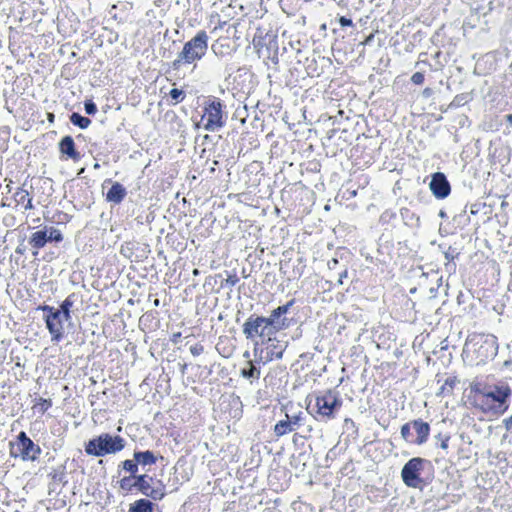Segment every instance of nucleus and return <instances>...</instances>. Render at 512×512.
I'll return each mask as SVG.
<instances>
[{
    "instance_id": "nucleus-12",
    "label": "nucleus",
    "mask_w": 512,
    "mask_h": 512,
    "mask_svg": "<svg viewBox=\"0 0 512 512\" xmlns=\"http://www.w3.org/2000/svg\"><path fill=\"white\" fill-rule=\"evenodd\" d=\"M63 240V235L59 229L54 226H43L31 234L28 243L35 249L33 255L38 254V250L43 248L49 242L59 243Z\"/></svg>"
},
{
    "instance_id": "nucleus-1",
    "label": "nucleus",
    "mask_w": 512,
    "mask_h": 512,
    "mask_svg": "<svg viewBox=\"0 0 512 512\" xmlns=\"http://www.w3.org/2000/svg\"><path fill=\"white\" fill-rule=\"evenodd\" d=\"M479 393L484 398V403L488 406L489 411L494 415L505 414L509 407L512 398V388L505 380H500L495 383L485 384Z\"/></svg>"
},
{
    "instance_id": "nucleus-16",
    "label": "nucleus",
    "mask_w": 512,
    "mask_h": 512,
    "mask_svg": "<svg viewBox=\"0 0 512 512\" xmlns=\"http://www.w3.org/2000/svg\"><path fill=\"white\" fill-rule=\"evenodd\" d=\"M412 428L415 430L416 438L414 444L423 445L427 442L430 434V425L422 419H415L411 421Z\"/></svg>"
},
{
    "instance_id": "nucleus-15",
    "label": "nucleus",
    "mask_w": 512,
    "mask_h": 512,
    "mask_svg": "<svg viewBox=\"0 0 512 512\" xmlns=\"http://www.w3.org/2000/svg\"><path fill=\"white\" fill-rule=\"evenodd\" d=\"M105 183H111V187L106 193V200L113 204H120L126 197V188L119 182H112L110 179L105 180Z\"/></svg>"
},
{
    "instance_id": "nucleus-36",
    "label": "nucleus",
    "mask_w": 512,
    "mask_h": 512,
    "mask_svg": "<svg viewBox=\"0 0 512 512\" xmlns=\"http://www.w3.org/2000/svg\"><path fill=\"white\" fill-rule=\"evenodd\" d=\"M17 195H20L19 201H24L25 198H28V204L26 205V208H32V199L29 198V194L27 191H21L20 193H17Z\"/></svg>"
},
{
    "instance_id": "nucleus-32",
    "label": "nucleus",
    "mask_w": 512,
    "mask_h": 512,
    "mask_svg": "<svg viewBox=\"0 0 512 512\" xmlns=\"http://www.w3.org/2000/svg\"><path fill=\"white\" fill-rule=\"evenodd\" d=\"M239 282L238 276L234 274H229L225 279V285L229 287H234Z\"/></svg>"
},
{
    "instance_id": "nucleus-26",
    "label": "nucleus",
    "mask_w": 512,
    "mask_h": 512,
    "mask_svg": "<svg viewBox=\"0 0 512 512\" xmlns=\"http://www.w3.org/2000/svg\"><path fill=\"white\" fill-rule=\"evenodd\" d=\"M411 429L412 428V424H411V421L408 422V423H405L404 425L401 426V430H400V434H401V437L407 442V443H413L414 444V439H413V435L411 433Z\"/></svg>"
},
{
    "instance_id": "nucleus-35",
    "label": "nucleus",
    "mask_w": 512,
    "mask_h": 512,
    "mask_svg": "<svg viewBox=\"0 0 512 512\" xmlns=\"http://www.w3.org/2000/svg\"><path fill=\"white\" fill-rule=\"evenodd\" d=\"M411 81L414 84L420 85L424 82V75L421 72H416L412 75Z\"/></svg>"
},
{
    "instance_id": "nucleus-49",
    "label": "nucleus",
    "mask_w": 512,
    "mask_h": 512,
    "mask_svg": "<svg viewBox=\"0 0 512 512\" xmlns=\"http://www.w3.org/2000/svg\"><path fill=\"white\" fill-rule=\"evenodd\" d=\"M249 356H250L249 352H248V351H246V352L244 353V357L249 358Z\"/></svg>"
},
{
    "instance_id": "nucleus-39",
    "label": "nucleus",
    "mask_w": 512,
    "mask_h": 512,
    "mask_svg": "<svg viewBox=\"0 0 512 512\" xmlns=\"http://www.w3.org/2000/svg\"><path fill=\"white\" fill-rule=\"evenodd\" d=\"M39 404L42 405V410L44 412V411H46L52 405V402H51L50 399L40 398L39 399Z\"/></svg>"
},
{
    "instance_id": "nucleus-33",
    "label": "nucleus",
    "mask_w": 512,
    "mask_h": 512,
    "mask_svg": "<svg viewBox=\"0 0 512 512\" xmlns=\"http://www.w3.org/2000/svg\"><path fill=\"white\" fill-rule=\"evenodd\" d=\"M437 439L440 440V447L443 449V450H446L448 448V442H449V439H450V436L448 435H442L441 433H439L437 436H436Z\"/></svg>"
},
{
    "instance_id": "nucleus-24",
    "label": "nucleus",
    "mask_w": 512,
    "mask_h": 512,
    "mask_svg": "<svg viewBox=\"0 0 512 512\" xmlns=\"http://www.w3.org/2000/svg\"><path fill=\"white\" fill-rule=\"evenodd\" d=\"M69 119L73 125L79 127L80 129H86L91 124V120L88 117L82 116L77 112H73L69 116Z\"/></svg>"
},
{
    "instance_id": "nucleus-46",
    "label": "nucleus",
    "mask_w": 512,
    "mask_h": 512,
    "mask_svg": "<svg viewBox=\"0 0 512 512\" xmlns=\"http://www.w3.org/2000/svg\"><path fill=\"white\" fill-rule=\"evenodd\" d=\"M16 253L23 254L24 253V249H22L20 246H18L16 248Z\"/></svg>"
},
{
    "instance_id": "nucleus-29",
    "label": "nucleus",
    "mask_w": 512,
    "mask_h": 512,
    "mask_svg": "<svg viewBox=\"0 0 512 512\" xmlns=\"http://www.w3.org/2000/svg\"><path fill=\"white\" fill-rule=\"evenodd\" d=\"M457 256L458 253L456 252V250L453 249L452 247H449L448 250L444 253V257L448 261L446 263L447 268L451 267L453 268V270L455 269V264L450 265V262L453 261Z\"/></svg>"
},
{
    "instance_id": "nucleus-28",
    "label": "nucleus",
    "mask_w": 512,
    "mask_h": 512,
    "mask_svg": "<svg viewBox=\"0 0 512 512\" xmlns=\"http://www.w3.org/2000/svg\"><path fill=\"white\" fill-rule=\"evenodd\" d=\"M169 96L175 101V104L182 102L185 98V92L178 88H173L169 92Z\"/></svg>"
},
{
    "instance_id": "nucleus-18",
    "label": "nucleus",
    "mask_w": 512,
    "mask_h": 512,
    "mask_svg": "<svg viewBox=\"0 0 512 512\" xmlns=\"http://www.w3.org/2000/svg\"><path fill=\"white\" fill-rule=\"evenodd\" d=\"M267 349L268 359H281L283 356V352L287 347L286 342H280L276 339L275 335L272 336L271 341H265L264 343Z\"/></svg>"
},
{
    "instance_id": "nucleus-11",
    "label": "nucleus",
    "mask_w": 512,
    "mask_h": 512,
    "mask_svg": "<svg viewBox=\"0 0 512 512\" xmlns=\"http://www.w3.org/2000/svg\"><path fill=\"white\" fill-rule=\"evenodd\" d=\"M242 332L246 339L249 340H253L255 337L261 338L262 344H264L265 341H271L272 339L268 326L265 324L264 316H258L255 314L249 316L243 324Z\"/></svg>"
},
{
    "instance_id": "nucleus-51",
    "label": "nucleus",
    "mask_w": 512,
    "mask_h": 512,
    "mask_svg": "<svg viewBox=\"0 0 512 512\" xmlns=\"http://www.w3.org/2000/svg\"><path fill=\"white\" fill-rule=\"evenodd\" d=\"M507 119H508L509 121H512V115H507Z\"/></svg>"
},
{
    "instance_id": "nucleus-21",
    "label": "nucleus",
    "mask_w": 512,
    "mask_h": 512,
    "mask_svg": "<svg viewBox=\"0 0 512 512\" xmlns=\"http://www.w3.org/2000/svg\"><path fill=\"white\" fill-rule=\"evenodd\" d=\"M154 503L146 498H141L130 504L128 512H153Z\"/></svg>"
},
{
    "instance_id": "nucleus-7",
    "label": "nucleus",
    "mask_w": 512,
    "mask_h": 512,
    "mask_svg": "<svg viewBox=\"0 0 512 512\" xmlns=\"http://www.w3.org/2000/svg\"><path fill=\"white\" fill-rule=\"evenodd\" d=\"M225 105L219 98L209 97L204 106V116L207 117V122L204 129L210 132L218 131L226 124V114L223 111Z\"/></svg>"
},
{
    "instance_id": "nucleus-8",
    "label": "nucleus",
    "mask_w": 512,
    "mask_h": 512,
    "mask_svg": "<svg viewBox=\"0 0 512 512\" xmlns=\"http://www.w3.org/2000/svg\"><path fill=\"white\" fill-rule=\"evenodd\" d=\"M133 486L135 490L153 501H160L166 495L165 485L163 482L155 479L147 473H143L136 477L134 479Z\"/></svg>"
},
{
    "instance_id": "nucleus-19",
    "label": "nucleus",
    "mask_w": 512,
    "mask_h": 512,
    "mask_svg": "<svg viewBox=\"0 0 512 512\" xmlns=\"http://www.w3.org/2000/svg\"><path fill=\"white\" fill-rule=\"evenodd\" d=\"M133 457L136 459L139 467L145 469L147 466H152L157 462V456L153 451H134Z\"/></svg>"
},
{
    "instance_id": "nucleus-44",
    "label": "nucleus",
    "mask_w": 512,
    "mask_h": 512,
    "mask_svg": "<svg viewBox=\"0 0 512 512\" xmlns=\"http://www.w3.org/2000/svg\"><path fill=\"white\" fill-rule=\"evenodd\" d=\"M347 277V270H344L339 274L338 283L343 284V278Z\"/></svg>"
},
{
    "instance_id": "nucleus-50",
    "label": "nucleus",
    "mask_w": 512,
    "mask_h": 512,
    "mask_svg": "<svg viewBox=\"0 0 512 512\" xmlns=\"http://www.w3.org/2000/svg\"><path fill=\"white\" fill-rule=\"evenodd\" d=\"M154 304H155V306H158V305H159V300H158V299H156V300L154 301Z\"/></svg>"
},
{
    "instance_id": "nucleus-42",
    "label": "nucleus",
    "mask_w": 512,
    "mask_h": 512,
    "mask_svg": "<svg viewBox=\"0 0 512 512\" xmlns=\"http://www.w3.org/2000/svg\"><path fill=\"white\" fill-rule=\"evenodd\" d=\"M337 264H338V260L336 258H333L330 261H328V268L330 270L335 269Z\"/></svg>"
},
{
    "instance_id": "nucleus-4",
    "label": "nucleus",
    "mask_w": 512,
    "mask_h": 512,
    "mask_svg": "<svg viewBox=\"0 0 512 512\" xmlns=\"http://www.w3.org/2000/svg\"><path fill=\"white\" fill-rule=\"evenodd\" d=\"M465 349L475 354L477 364L486 363L497 355L498 341L492 334H473L468 337Z\"/></svg>"
},
{
    "instance_id": "nucleus-17",
    "label": "nucleus",
    "mask_w": 512,
    "mask_h": 512,
    "mask_svg": "<svg viewBox=\"0 0 512 512\" xmlns=\"http://www.w3.org/2000/svg\"><path fill=\"white\" fill-rule=\"evenodd\" d=\"M59 150L67 158L78 161L81 158L80 153L76 150L74 139L66 135L59 142Z\"/></svg>"
},
{
    "instance_id": "nucleus-41",
    "label": "nucleus",
    "mask_w": 512,
    "mask_h": 512,
    "mask_svg": "<svg viewBox=\"0 0 512 512\" xmlns=\"http://www.w3.org/2000/svg\"><path fill=\"white\" fill-rule=\"evenodd\" d=\"M479 210H480V204H473L470 207V213L473 215L477 214L479 212Z\"/></svg>"
},
{
    "instance_id": "nucleus-52",
    "label": "nucleus",
    "mask_w": 512,
    "mask_h": 512,
    "mask_svg": "<svg viewBox=\"0 0 512 512\" xmlns=\"http://www.w3.org/2000/svg\"><path fill=\"white\" fill-rule=\"evenodd\" d=\"M193 273H194V274H198V270H197V269H195V270L193 271Z\"/></svg>"
},
{
    "instance_id": "nucleus-20",
    "label": "nucleus",
    "mask_w": 512,
    "mask_h": 512,
    "mask_svg": "<svg viewBox=\"0 0 512 512\" xmlns=\"http://www.w3.org/2000/svg\"><path fill=\"white\" fill-rule=\"evenodd\" d=\"M261 369L259 366L253 363V361L248 360L246 362V366L240 370V375L249 380L252 383L254 380H258L260 378Z\"/></svg>"
},
{
    "instance_id": "nucleus-22",
    "label": "nucleus",
    "mask_w": 512,
    "mask_h": 512,
    "mask_svg": "<svg viewBox=\"0 0 512 512\" xmlns=\"http://www.w3.org/2000/svg\"><path fill=\"white\" fill-rule=\"evenodd\" d=\"M285 417L286 419L285 420H280L279 422L276 423V425L274 426V434L277 436V437H281L287 433H290L292 431L295 430V428H293L291 426V423H290V417L288 414H285Z\"/></svg>"
},
{
    "instance_id": "nucleus-5",
    "label": "nucleus",
    "mask_w": 512,
    "mask_h": 512,
    "mask_svg": "<svg viewBox=\"0 0 512 512\" xmlns=\"http://www.w3.org/2000/svg\"><path fill=\"white\" fill-rule=\"evenodd\" d=\"M125 444L126 441L119 435L102 433L85 443V452L91 456L102 457L122 451Z\"/></svg>"
},
{
    "instance_id": "nucleus-47",
    "label": "nucleus",
    "mask_w": 512,
    "mask_h": 512,
    "mask_svg": "<svg viewBox=\"0 0 512 512\" xmlns=\"http://www.w3.org/2000/svg\"><path fill=\"white\" fill-rule=\"evenodd\" d=\"M48 119H49L50 122H52L54 120V114L49 113L48 114Z\"/></svg>"
},
{
    "instance_id": "nucleus-13",
    "label": "nucleus",
    "mask_w": 512,
    "mask_h": 512,
    "mask_svg": "<svg viewBox=\"0 0 512 512\" xmlns=\"http://www.w3.org/2000/svg\"><path fill=\"white\" fill-rule=\"evenodd\" d=\"M293 304L294 300H290L286 304L273 309L270 315L265 317V324L268 326L271 336L290 327L291 320H289L285 315Z\"/></svg>"
},
{
    "instance_id": "nucleus-38",
    "label": "nucleus",
    "mask_w": 512,
    "mask_h": 512,
    "mask_svg": "<svg viewBox=\"0 0 512 512\" xmlns=\"http://www.w3.org/2000/svg\"><path fill=\"white\" fill-rule=\"evenodd\" d=\"M339 24L341 25V27H350L353 25V22L352 19L347 18L345 16H341L339 18Z\"/></svg>"
},
{
    "instance_id": "nucleus-30",
    "label": "nucleus",
    "mask_w": 512,
    "mask_h": 512,
    "mask_svg": "<svg viewBox=\"0 0 512 512\" xmlns=\"http://www.w3.org/2000/svg\"><path fill=\"white\" fill-rule=\"evenodd\" d=\"M133 482L134 478H132L130 475L123 477L119 482L120 488L126 491H131L134 489Z\"/></svg>"
},
{
    "instance_id": "nucleus-14",
    "label": "nucleus",
    "mask_w": 512,
    "mask_h": 512,
    "mask_svg": "<svg viewBox=\"0 0 512 512\" xmlns=\"http://www.w3.org/2000/svg\"><path fill=\"white\" fill-rule=\"evenodd\" d=\"M429 188L438 199L446 198L451 191L450 183L442 172H436L432 175Z\"/></svg>"
},
{
    "instance_id": "nucleus-37",
    "label": "nucleus",
    "mask_w": 512,
    "mask_h": 512,
    "mask_svg": "<svg viewBox=\"0 0 512 512\" xmlns=\"http://www.w3.org/2000/svg\"><path fill=\"white\" fill-rule=\"evenodd\" d=\"M502 425H503V427L505 428V430L507 432H511L512 431V414L509 417L504 418L502 420Z\"/></svg>"
},
{
    "instance_id": "nucleus-40",
    "label": "nucleus",
    "mask_w": 512,
    "mask_h": 512,
    "mask_svg": "<svg viewBox=\"0 0 512 512\" xmlns=\"http://www.w3.org/2000/svg\"><path fill=\"white\" fill-rule=\"evenodd\" d=\"M300 421H301L300 414L299 415H294V416L290 417V423H291V426L293 428H295V426L300 425Z\"/></svg>"
},
{
    "instance_id": "nucleus-34",
    "label": "nucleus",
    "mask_w": 512,
    "mask_h": 512,
    "mask_svg": "<svg viewBox=\"0 0 512 512\" xmlns=\"http://www.w3.org/2000/svg\"><path fill=\"white\" fill-rule=\"evenodd\" d=\"M204 351V347L203 345L197 343L193 346L190 347V352L193 356H199L200 354H202Z\"/></svg>"
},
{
    "instance_id": "nucleus-43",
    "label": "nucleus",
    "mask_w": 512,
    "mask_h": 512,
    "mask_svg": "<svg viewBox=\"0 0 512 512\" xmlns=\"http://www.w3.org/2000/svg\"><path fill=\"white\" fill-rule=\"evenodd\" d=\"M181 338V333L180 332H177V333H174L171 337V341L174 343V344H177L179 342Z\"/></svg>"
},
{
    "instance_id": "nucleus-23",
    "label": "nucleus",
    "mask_w": 512,
    "mask_h": 512,
    "mask_svg": "<svg viewBox=\"0 0 512 512\" xmlns=\"http://www.w3.org/2000/svg\"><path fill=\"white\" fill-rule=\"evenodd\" d=\"M119 467H122V469L129 473L132 478L138 477L140 474L139 472V465L136 461V459L133 457V459H127L120 463Z\"/></svg>"
},
{
    "instance_id": "nucleus-9",
    "label": "nucleus",
    "mask_w": 512,
    "mask_h": 512,
    "mask_svg": "<svg viewBox=\"0 0 512 512\" xmlns=\"http://www.w3.org/2000/svg\"><path fill=\"white\" fill-rule=\"evenodd\" d=\"M38 310L44 313L43 320L51 335V341L58 344L64 337V316H61L55 307L46 304L40 305Z\"/></svg>"
},
{
    "instance_id": "nucleus-10",
    "label": "nucleus",
    "mask_w": 512,
    "mask_h": 512,
    "mask_svg": "<svg viewBox=\"0 0 512 512\" xmlns=\"http://www.w3.org/2000/svg\"><path fill=\"white\" fill-rule=\"evenodd\" d=\"M42 450L35 444L24 431L17 435L16 442L11 445L10 454L12 457H20L23 461H35Z\"/></svg>"
},
{
    "instance_id": "nucleus-45",
    "label": "nucleus",
    "mask_w": 512,
    "mask_h": 512,
    "mask_svg": "<svg viewBox=\"0 0 512 512\" xmlns=\"http://www.w3.org/2000/svg\"><path fill=\"white\" fill-rule=\"evenodd\" d=\"M186 369H187V364H182V365H181V373H182V374H185Z\"/></svg>"
},
{
    "instance_id": "nucleus-25",
    "label": "nucleus",
    "mask_w": 512,
    "mask_h": 512,
    "mask_svg": "<svg viewBox=\"0 0 512 512\" xmlns=\"http://www.w3.org/2000/svg\"><path fill=\"white\" fill-rule=\"evenodd\" d=\"M73 300L71 296H68L59 306V308H56L58 310L59 314L61 316H64L66 321L71 320V308L73 306Z\"/></svg>"
},
{
    "instance_id": "nucleus-3",
    "label": "nucleus",
    "mask_w": 512,
    "mask_h": 512,
    "mask_svg": "<svg viewBox=\"0 0 512 512\" xmlns=\"http://www.w3.org/2000/svg\"><path fill=\"white\" fill-rule=\"evenodd\" d=\"M307 400V410L316 418L323 420L334 418L335 412L342 406L338 392L333 390H327L320 395H310Z\"/></svg>"
},
{
    "instance_id": "nucleus-48",
    "label": "nucleus",
    "mask_w": 512,
    "mask_h": 512,
    "mask_svg": "<svg viewBox=\"0 0 512 512\" xmlns=\"http://www.w3.org/2000/svg\"><path fill=\"white\" fill-rule=\"evenodd\" d=\"M439 216L444 218L446 216L445 212L443 210L440 211Z\"/></svg>"
},
{
    "instance_id": "nucleus-31",
    "label": "nucleus",
    "mask_w": 512,
    "mask_h": 512,
    "mask_svg": "<svg viewBox=\"0 0 512 512\" xmlns=\"http://www.w3.org/2000/svg\"><path fill=\"white\" fill-rule=\"evenodd\" d=\"M84 109L88 115H94L97 113V106L91 99L84 102Z\"/></svg>"
},
{
    "instance_id": "nucleus-2",
    "label": "nucleus",
    "mask_w": 512,
    "mask_h": 512,
    "mask_svg": "<svg viewBox=\"0 0 512 512\" xmlns=\"http://www.w3.org/2000/svg\"><path fill=\"white\" fill-rule=\"evenodd\" d=\"M208 35L205 31H199L192 39L187 41L176 59L171 63L173 70H180L184 65L195 64L201 60L208 49Z\"/></svg>"
},
{
    "instance_id": "nucleus-6",
    "label": "nucleus",
    "mask_w": 512,
    "mask_h": 512,
    "mask_svg": "<svg viewBox=\"0 0 512 512\" xmlns=\"http://www.w3.org/2000/svg\"><path fill=\"white\" fill-rule=\"evenodd\" d=\"M426 466L431 467V462L427 459L414 457L408 460L401 470L403 483L410 488H421L424 485V481L421 479L420 474Z\"/></svg>"
},
{
    "instance_id": "nucleus-27",
    "label": "nucleus",
    "mask_w": 512,
    "mask_h": 512,
    "mask_svg": "<svg viewBox=\"0 0 512 512\" xmlns=\"http://www.w3.org/2000/svg\"><path fill=\"white\" fill-rule=\"evenodd\" d=\"M459 381L457 380L456 377H448L444 384L442 385L441 389H440V392L442 394H445V393H451L454 386L458 383Z\"/></svg>"
}]
</instances>
